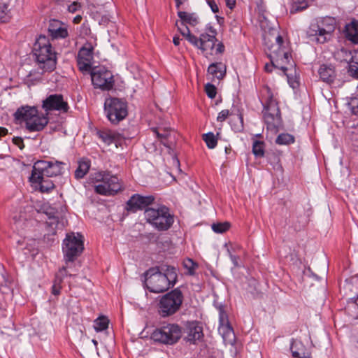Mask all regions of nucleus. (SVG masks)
Masks as SVG:
<instances>
[{"instance_id": "nucleus-16", "label": "nucleus", "mask_w": 358, "mask_h": 358, "mask_svg": "<svg viewBox=\"0 0 358 358\" xmlns=\"http://www.w3.org/2000/svg\"><path fill=\"white\" fill-rule=\"evenodd\" d=\"M43 108L46 111L57 110L61 113H66L69 110V105L64 100L62 94H55L49 95L43 101Z\"/></svg>"}, {"instance_id": "nucleus-59", "label": "nucleus", "mask_w": 358, "mask_h": 358, "mask_svg": "<svg viewBox=\"0 0 358 358\" xmlns=\"http://www.w3.org/2000/svg\"><path fill=\"white\" fill-rule=\"evenodd\" d=\"M227 6L232 10L236 5V0H225Z\"/></svg>"}, {"instance_id": "nucleus-4", "label": "nucleus", "mask_w": 358, "mask_h": 358, "mask_svg": "<svg viewBox=\"0 0 358 358\" xmlns=\"http://www.w3.org/2000/svg\"><path fill=\"white\" fill-rule=\"evenodd\" d=\"M34 55L38 68L43 72H52L56 68L57 57L48 38L41 36L34 44Z\"/></svg>"}, {"instance_id": "nucleus-18", "label": "nucleus", "mask_w": 358, "mask_h": 358, "mask_svg": "<svg viewBox=\"0 0 358 358\" xmlns=\"http://www.w3.org/2000/svg\"><path fill=\"white\" fill-rule=\"evenodd\" d=\"M213 34H201L200 37L198 38V45H195L205 55L206 57L208 55H213L214 54V50L217 38L215 37L216 32L211 31Z\"/></svg>"}, {"instance_id": "nucleus-39", "label": "nucleus", "mask_w": 358, "mask_h": 358, "mask_svg": "<svg viewBox=\"0 0 358 358\" xmlns=\"http://www.w3.org/2000/svg\"><path fill=\"white\" fill-rule=\"evenodd\" d=\"M294 136L288 133H282L278 136L275 143L278 145H289L294 142Z\"/></svg>"}, {"instance_id": "nucleus-11", "label": "nucleus", "mask_w": 358, "mask_h": 358, "mask_svg": "<svg viewBox=\"0 0 358 358\" xmlns=\"http://www.w3.org/2000/svg\"><path fill=\"white\" fill-rule=\"evenodd\" d=\"M145 285L146 288L153 293H161L166 291L171 287L166 277L160 273L157 266L152 267L145 271Z\"/></svg>"}, {"instance_id": "nucleus-2", "label": "nucleus", "mask_w": 358, "mask_h": 358, "mask_svg": "<svg viewBox=\"0 0 358 358\" xmlns=\"http://www.w3.org/2000/svg\"><path fill=\"white\" fill-rule=\"evenodd\" d=\"M261 101L263 104V115L266 128L271 132L277 133L282 126V117L278 103L271 89L265 85L261 90Z\"/></svg>"}, {"instance_id": "nucleus-50", "label": "nucleus", "mask_w": 358, "mask_h": 358, "mask_svg": "<svg viewBox=\"0 0 358 358\" xmlns=\"http://www.w3.org/2000/svg\"><path fill=\"white\" fill-rule=\"evenodd\" d=\"M349 105L350 106L352 113L355 115H358V96L352 98Z\"/></svg>"}, {"instance_id": "nucleus-30", "label": "nucleus", "mask_w": 358, "mask_h": 358, "mask_svg": "<svg viewBox=\"0 0 358 358\" xmlns=\"http://www.w3.org/2000/svg\"><path fill=\"white\" fill-rule=\"evenodd\" d=\"M91 166V162L89 159L83 158L78 162V166L75 171V178L81 179L88 173Z\"/></svg>"}, {"instance_id": "nucleus-56", "label": "nucleus", "mask_w": 358, "mask_h": 358, "mask_svg": "<svg viewBox=\"0 0 358 358\" xmlns=\"http://www.w3.org/2000/svg\"><path fill=\"white\" fill-rule=\"evenodd\" d=\"M80 7V3H78L76 1H74L71 5L69 6L68 10L69 12L73 13L76 12Z\"/></svg>"}, {"instance_id": "nucleus-55", "label": "nucleus", "mask_w": 358, "mask_h": 358, "mask_svg": "<svg viewBox=\"0 0 358 358\" xmlns=\"http://www.w3.org/2000/svg\"><path fill=\"white\" fill-rule=\"evenodd\" d=\"M207 3L210 8H211V10L214 13H218L219 12V8L215 2V0H207Z\"/></svg>"}, {"instance_id": "nucleus-63", "label": "nucleus", "mask_w": 358, "mask_h": 358, "mask_svg": "<svg viewBox=\"0 0 358 358\" xmlns=\"http://www.w3.org/2000/svg\"><path fill=\"white\" fill-rule=\"evenodd\" d=\"M173 43L175 45H178L180 44V38L178 36H174L173 38Z\"/></svg>"}, {"instance_id": "nucleus-7", "label": "nucleus", "mask_w": 358, "mask_h": 358, "mask_svg": "<svg viewBox=\"0 0 358 358\" xmlns=\"http://www.w3.org/2000/svg\"><path fill=\"white\" fill-rule=\"evenodd\" d=\"M183 300L182 292L179 288L164 294L157 305L158 314L164 318L173 315L180 309Z\"/></svg>"}, {"instance_id": "nucleus-43", "label": "nucleus", "mask_w": 358, "mask_h": 358, "mask_svg": "<svg viewBox=\"0 0 358 358\" xmlns=\"http://www.w3.org/2000/svg\"><path fill=\"white\" fill-rule=\"evenodd\" d=\"M91 62L92 61L87 62L85 59H79V58H77L78 69L83 73H89L91 74V71L93 69Z\"/></svg>"}, {"instance_id": "nucleus-20", "label": "nucleus", "mask_w": 358, "mask_h": 358, "mask_svg": "<svg viewBox=\"0 0 358 358\" xmlns=\"http://www.w3.org/2000/svg\"><path fill=\"white\" fill-rule=\"evenodd\" d=\"M38 115V110L36 107L22 106L18 108L14 114L15 118L19 121H24L27 125Z\"/></svg>"}, {"instance_id": "nucleus-48", "label": "nucleus", "mask_w": 358, "mask_h": 358, "mask_svg": "<svg viewBox=\"0 0 358 358\" xmlns=\"http://www.w3.org/2000/svg\"><path fill=\"white\" fill-rule=\"evenodd\" d=\"M219 322L220 325L229 324L228 315L222 307L219 308Z\"/></svg>"}, {"instance_id": "nucleus-34", "label": "nucleus", "mask_w": 358, "mask_h": 358, "mask_svg": "<svg viewBox=\"0 0 358 358\" xmlns=\"http://www.w3.org/2000/svg\"><path fill=\"white\" fill-rule=\"evenodd\" d=\"M335 57L338 60L345 62L350 64L351 59L353 58V53L346 48H342L336 52Z\"/></svg>"}, {"instance_id": "nucleus-49", "label": "nucleus", "mask_w": 358, "mask_h": 358, "mask_svg": "<svg viewBox=\"0 0 358 358\" xmlns=\"http://www.w3.org/2000/svg\"><path fill=\"white\" fill-rule=\"evenodd\" d=\"M236 120L238 123L232 124L233 129L236 131H239L243 129V117L242 114H239L236 117Z\"/></svg>"}, {"instance_id": "nucleus-54", "label": "nucleus", "mask_w": 358, "mask_h": 358, "mask_svg": "<svg viewBox=\"0 0 358 358\" xmlns=\"http://www.w3.org/2000/svg\"><path fill=\"white\" fill-rule=\"evenodd\" d=\"M13 143L20 150H22L24 147L23 139L21 137H14L13 138Z\"/></svg>"}, {"instance_id": "nucleus-22", "label": "nucleus", "mask_w": 358, "mask_h": 358, "mask_svg": "<svg viewBox=\"0 0 358 358\" xmlns=\"http://www.w3.org/2000/svg\"><path fill=\"white\" fill-rule=\"evenodd\" d=\"M48 122V116L38 114L33 120L27 122L26 127L29 131H40L44 129Z\"/></svg>"}, {"instance_id": "nucleus-64", "label": "nucleus", "mask_w": 358, "mask_h": 358, "mask_svg": "<svg viewBox=\"0 0 358 358\" xmlns=\"http://www.w3.org/2000/svg\"><path fill=\"white\" fill-rule=\"evenodd\" d=\"M187 0H175L177 8H179L180 5H182Z\"/></svg>"}, {"instance_id": "nucleus-25", "label": "nucleus", "mask_w": 358, "mask_h": 358, "mask_svg": "<svg viewBox=\"0 0 358 358\" xmlns=\"http://www.w3.org/2000/svg\"><path fill=\"white\" fill-rule=\"evenodd\" d=\"M318 73L322 81L331 84L336 78L334 69L331 66L322 64L320 66Z\"/></svg>"}, {"instance_id": "nucleus-41", "label": "nucleus", "mask_w": 358, "mask_h": 358, "mask_svg": "<svg viewBox=\"0 0 358 358\" xmlns=\"http://www.w3.org/2000/svg\"><path fill=\"white\" fill-rule=\"evenodd\" d=\"M230 228V223L228 222H217L212 224V229L217 234H222L228 231Z\"/></svg>"}, {"instance_id": "nucleus-17", "label": "nucleus", "mask_w": 358, "mask_h": 358, "mask_svg": "<svg viewBox=\"0 0 358 358\" xmlns=\"http://www.w3.org/2000/svg\"><path fill=\"white\" fill-rule=\"evenodd\" d=\"M184 333L185 340L192 344H196L203 337V327L197 321H188L185 323Z\"/></svg>"}, {"instance_id": "nucleus-53", "label": "nucleus", "mask_w": 358, "mask_h": 358, "mask_svg": "<svg viewBox=\"0 0 358 358\" xmlns=\"http://www.w3.org/2000/svg\"><path fill=\"white\" fill-rule=\"evenodd\" d=\"M80 33L81 34L85 36L90 35L91 34V29L90 26L86 23H83L80 28Z\"/></svg>"}, {"instance_id": "nucleus-21", "label": "nucleus", "mask_w": 358, "mask_h": 358, "mask_svg": "<svg viewBox=\"0 0 358 358\" xmlns=\"http://www.w3.org/2000/svg\"><path fill=\"white\" fill-rule=\"evenodd\" d=\"M48 30L50 36L52 38H64L68 36L66 28L64 27L59 20H51Z\"/></svg>"}, {"instance_id": "nucleus-31", "label": "nucleus", "mask_w": 358, "mask_h": 358, "mask_svg": "<svg viewBox=\"0 0 358 358\" xmlns=\"http://www.w3.org/2000/svg\"><path fill=\"white\" fill-rule=\"evenodd\" d=\"M94 46L90 43H86L79 50L77 58L87 62L93 59Z\"/></svg>"}, {"instance_id": "nucleus-42", "label": "nucleus", "mask_w": 358, "mask_h": 358, "mask_svg": "<svg viewBox=\"0 0 358 358\" xmlns=\"http://www.w3.org/2000/svg\"><path fill=\"white\" fill-rule=\"evenodd\" d=\"M308 7V3L306 1L295 0L292 4L290 12L296 13L305 10Z\"/></svg>"}, {"instance_id": "nucleus-9", "label": "nucleus", "mask_w": 358, "mask_h": 358, "mask_svg": "<svg viewBox=\"0 0 358 358\" xmlns=\"http://www.w3.org/2000/svg\"><path fill=\"white\" fill-rule=\"evenodd\" d=\"M104 112L108 120L117 124L128 115V105L125 99L109 96L105 99Z\"/></svg>"}, {"instance_id": "nucleus-29", "label": "nucleus", "mask_w": 358, "mask_h": 358, "mask_svg": "<svg viewBox=\"0 0 358 358\" xmlns=\"http://www.w3.org/2000/svg\"><path fill=\"white\" fill-rule=\"evenodd\" d=\"M176 26L180 33L193 45H198V38L190 33L189 29L182 22H176Z\"/></svg>"}, {"instance_id": "nucleus-51", "label": "nucleus", "mask_w": 358, "mask_h": 358, "mask_svg": "<svg viewBox=\"0 0 358 358\" xmlns=\"http://www.w3.org/2000/svg\"><path fill=\"white\" fill-rule=\"evenodd\" d=\"M231 115L232 114L229 113V110H227V109L222 110V111H220L217 117V122H222L225 121L229 115Z\"/></svg>"}, {"instance_id": "nucleus-47", "label": "nucleus", "mask_w": 358, "mask_h": 358, "mask_svg": "<svg viewBox=\"0 0 358 358\" xmlns=\"http://www.w3.org/2000/svg\"><path fill=\"white\" fill-rule=\"evenodd\" d=\"M205 91L209 98L213 99L215 97L217 94V89L213 84H206L205 86Z\"/></svg>"}, {"instance_id": "nucleus-12", "label": "nucleus", "mask_w": 358, "mask_h": 358, "mask_svg": "<svg viewBox=\"0 0 358 358\" xmlns=\"http://www.w3.org/2000/svg\"><path fill=\"white\" fill-rule=\"evenodd\" d=\"M182 335L181 328L176 324H168L156 329L151 334V338L166 345H173L178 341Z\"/></svg>"}, {"instance_id": "nucleus-61", "label": "nucleus", "mask_w": 358, "mask_h": 358, "mask_svg": "<svg viewBox=\"0 0 358 358\" xmlns=\"http://www.w3.org/2000/svg\"><path fill=\"white\" fill-rule=\"evenodd\" d=\"M8 134V129L3 127H0V137L4 136Z\"/></svg>"}, {"instance_id": "nucleus-28", "label": "nucleus", "mask_w": 358, "mask_h": 358, "mask_svg": "<svg viewBox=\"0 0 358 358\" xmlns=\"http://www.w3.org/2000/svg\"><path fill=\"white\" fill-rule=\"evenodd\" d=\"M292 356L296 357H311L310 352L306 348L301 341L294 340L290 347Z\"/></svg>"}, {"instance_id": "nucleus-8", "label": "nucleus", "mask_w": 358, "mask_h": 358, "mask_svg": "<svg viewBox=\"0 0 358 358\" xmlns=\"http://www.w3.org/2000/svg\"><path fill=\"white\" fill-rule=\"evenodd\" d=\"M335 28V18L325 17L315 23H312L307 31V35L313 41L324 43L331 39Z\"/></svg>"}, {"instance_id": "nucleus-45", "label": "nucleus", "mask_w": 358, "mask_h": 358, "mask_svg": "<svg viewBox=\"0 0 358 358\" xmlns=\"http://www.w3.org/2000/svg\"><path fill=\"white\" fill-rule=\"evenodd\" d=\"M183 265L184 267L187 270L189 275H193L194 273L195 269L198 266L197 264L193 262V260L191 259H185L183 262Z\"/></svg>"}, {"instance_id": "nucleus-24", "label": "nucleus", "mask_w": 358, "mask_h": 358, "mask_svg": "<svg viewBox=\"0 0 358 358\" xmlns=\"http://www.w3.org/2000/svg\"><path fill=\"white\" fill-rule=\"evenodd\" d=\"M218 331L226 345H233L235 343L236 336L230 324L220 325Z\"/></svg>"}, {"instance_id": "nucleus-3", "label": "nucleus", "mask_w": 358, "mask_h": 358, "mask_svg": "<svg viewBox=\"0 0 358 358\" xmlns=\"http://www.w3.org/2000/svg\"><path fill=\"white\" fill-rule=\"evenodd\" d=\"M90 180L94 184V192L100 195L114 196L123 189L118 177L109 171L92 173Z\"/></svg>"}, {"instance_id": "nucleus-58", "label": "nucleus", "mask_w": 358, "mask_h": 358, "mask_svg": "<svg viewBox=\"0 0 358 358\" xmlns=\"http://www.w3.org/2000/svg\"><path fill=\"white\" fill-rule=\"evenodd\" d=\"M62 289V285H57L53 283L52 287V293L54 295H59L60 294V290Z\"/></svg>"}, {"instance_id": "nucleus-15", "label": "nucleus", "mask_w": 358, "mask_h": 358, "mask_svg": "<svg viewBox=\"0 0 358 358\" xmlns=\"http://www.w3.org/2000/svg\"><path fill=\"white\" fill-rule=\"evenodd\" d=\"M155 197L152 195L142 196L138 194L132 195L127 202L126 209L128 211L136 213L150 208L149 206L154 204Z\"/></svg>"}, {"instance_id": "nucleus-37", "label": "nucleus", "mask_w": 358, "mask_h": 358, "mask_svg": "<svg viewBox=\"0 0 358 358\" xmlns=\"http://www.w3.org/2000/svg\"><path fill=\"white\" fill-rule=\"evenodd\" d=\"M109 320L106 316H100L94 322L96 331H102L108 329Z\"/></svg>"}, {"instance_id": "nucleus-1", "label": "nucleus", "mask_w": 358, "mask_h": 358, "mask_svg": "<svg viewBox=\"0 0 358 358\" xmlns=\"http://www.w3.org/2000/svg\"><path fill=\"white\" fill-rule=\"evenodd\" d=\"M275 32L266 33L263 37L264 44L270 52L268 57L271 63L266 64L264 69L268 73H271L273 68L279 69L287 75V67L285 64H289L291 55L283 47L282 37Z\"/></svg>"}, {"instance_id": "nucleus-57", "label": "nucleus", "mask_w": 358, "mask_h": 358, "mask_svg": "<svg viewBox=\"0 0 358 358\" xmlns=\"http://www.w3.org/2000/svg\"><path fill=\"white\" fill-rule=\"evenodd\" d=\"M215 54H222L224 51V45L222 43H219L216 45V48L214 50Z\"/></svg>"}, {"instance_id": "nucleus-23", "label": "nucleus", "mask_w": 358, "mask_h": 358, "mask_svg": "<svg viewBox=\"0 0 358 358\" xmlns=\"http://www.w3.org/2000/svg\"><path fill=\"white\" fill-rule=\"evenodd\" d=\"M344 35L345 38L352 43L358 44V21L353 20L345 27Z\"/></svg>"}, {"instance_id": "nucleus-13", "label": "nucleus", "mask_w": 358, "mask_h": 358, "mask_svg": "<svg viewBox=\"0 0 358 358\" xmlns=\"http://www.w3.org/2000/svg\"><path fill=\"white\" fill-rule=\"evenodd\" d=\"M91 79L95 88L108 91L113 87L114 78L112 72L103 66H94L91 71Z\"/></svg>"}, {"instance_id": "nucleus-62", "label": "nucleus", "mask_w": 358, "mask_h": 358, "mask_svg": "<svg viewBox=\"0 0 358 358\" xmlns=\"http://www.w3.org/2000/svg\"><path fill=\"white\" fill-rule=\"evenodd\" d=\"M156 134H157L158 138L162 140L164 138H166L168 136V134L166 132L165 134H159V132L156 131Z\"/></svg>"}, {"instance_id": "nucleus-40", "label": "nucleus", "mask_w": 358, "mask_h": 358, "mask_svg": "<svg viewBox=\"0 0 358 358\" xmlns=\"http://www.w3.org/2000/svg\"><path fill=\"white\" fill-rule=\"evenodd\" d=\"M203 140L206 142L207 147L210 149L215 148L217 143V139L212 132L203 134Z\"/></svg>"}, {"instance_id": "nucleus-26", "label": "nucleus", "mask_w": 358, "mask_h": 358, "mask_svg": "<svg viewBox=\"0 0 358 358\" xmlns=\"http://www.w3.org/2000/svg\"><path fill=\"white\" fill-rule=\"evenodd\" d=\"M227 67L222 62H215L209 65L208 73L217 80H222L226 76Z\"/></svg>"}, {"instance_id": "nucleus-10", "label": "nucleus", "mask_w": 358, "mask_h": 358, "mask_svg": "<svg viewBox=\"0 0 358 358\" xmlns=\"http://www.w3.org/2000/svg\"><path fill=\"white\" fill-rule=\"evenodd\" d=\"M84 250L83 236L80 234H66L63 241L62 251L66 262H73Z\"/></svg>"}, {"instance_id": "nucleus-32", "label": "nucleus", "mask_w": 358, "mask_h": 358, "mask_svg": "<svg viewBox=\"0 0 358 358\" xmlns=\"http://www.w3.org/2000/svg\"><path fill=\"white\" fill-rule=\"evenodd\" d=\"M178 16L183 24L195 26L199 23V18L195 13H189L185 11H178Z\"/></svg>"}, {"instance_id": "nucleus-33", "label": "nucleus", "mask_w": 358, "mask_h": 358, "mask_svg": "<svg viewBox=\"0 0 358 358\" xmlns=\"http://www.w3.org/2000/svg\"><path fill=\"white\" fill-rule=\"evenodd\" d=\"M47 227L51 229V233L55 234L57 229H62L64 227V221L59 220L58 216L50 215L48 221L46 222Z\"/></svg>"}, {"instance_id": "nucleus-27", "label": "nucleus", "mask_w": 358, "mask_h": 358, "mask_svg": "<svg viewBox=\"0 0 358 358\" xmlns=\"http://www.w3.org/2000/svg\"><path fill=\"white\" fill-rule=\"evenodd\" d=\"M157 267L158 268H160V273H162V275L166 277L170 285L173 287L177 281V273L176 268L166 264H163Z\"/></svg>"}, {"instance_id": "nucleus-52", "label": "nucleus", "mask_w": 358, "mask_h": 358, "mask_svg": "<svg viewBox=\"0 0 358 358\" xmlns=\"http://www.w3.org/2000/svg\"><path fill=\"white\" fill-rule=\"evenodd\" d=\"M268 161L271 164L280 165V159L278 155L273 153L268 156Z\"/></svg>"}, {"instance_id": "nucleus-46", "label": "nucleus", "mask_w": 358, "mask_h": 358, "mask_svg": "<svg viewBox=\"0 0 358 358\" xmlns=\"http://www.w3.org/2000/svg\"><path fill=\"white\" fill-rule=\"evenodd\" d=\"M67 275V271L65 266H63L60 268L58 273L55 275V279L54 280V284L57 285H61L63 278L64 276Z\"/></svg>"}, {"instance_id": "nucleus-38", "label": "nucleus", "mask_w": 358, "mask_h": 358, "mask_svg": "<svg viewBox=\"0 0 358 358\" xmlns=\"http://www.w3.org/2000/svg\"><path fill=\"white\" fill-rule=\"evenodd\" d=\"M265 143L264 141L256 140L253 142L252 153L256 157L264 156Z\"/></svg>"}, {"instance_id": "nucleus-14", "label": "nucleus", "mask_w": 358, "mask_h": 358, "mask_svg": "<svg viewBox=\"0 0 358 358\" xmlns=\"http://www.w3.org/2000/svg\"><path fill=\"white\" fill-rule=\"evenodd\" d=\"M64 164L58 161H37L32 169L35 175H41L46 178H51L62 174Z\"/></svg>"}, {"instance_id": "nucleus-35", "label": "nucleus", "mask_w": 358, "mask_h": 358, "mask_svg": "<svg viewBox=\"0 0 358 358\" xmlns=\"http://www.w3.org/2000/svg\"><path fill=\"white\" fill-rule=\"evenodd\" d=\"M348 72L353 78L358 79V50L353 52V58L349 64Z\"/></svg>"}, {"instance_id": "nucleus-44", "label": "nucleus", "mask_w": 358, "mask_h": 358, "mask_svg": "<svg viewBox=\"0 0 358 358\" xmlns=\"http://www.w3.org/2000/svg\"><path fill=\"white\" fill-rule=\"evenodd\" d=\"M10 18L7 4L0 3V23L7 22Z\"/></svg>"}, {"instance_id": "nucleus-60", "label": "nucleus", "mask_w": 358, "mask_h": 358, "mask_svg": "<svg viewBox=\"0 0 358 358\" xmlns=\"http://www.w3.org/2000/svg\"><path fill=\"white\" fill-rule=\"evenodd\" d=\"M82 20V16L80 15H76L74 18H73V23L75 24H79Z\"/></svg>"}, {"instance_id": "nucleus-36", "label": "nucleus", "mask_w": 358, "mask_h": 358, "mask_svg": "<svg viewBox=\"0 0 358 358\" xmlns=\"http://www.w3.org/2000/svg\"><path fill=\"white\" fill-rule=\"evenodd\" d=\"M96 135L103 143L107 145L112 144L115 140V134H113L110 131H98L96 132Z\"/></svg>"}, {"instance_id": "nucleus-6", "label": "nucleus", "mask_w": 358, "mask_h": 358, "mask_svg": "<svg viewBox=\"0 0 358 358\" xmlns=\"http://www.w3.org/2000/svg\"><path fill=\"white\" fill-rule=\"evenodd\" d=\"M144 214L147 222L159 231L169 229L174 222V216L170 209L162 204L146 208Z\"/></svg>"}, {"instance_id": "nucleus-19", "label": "nucleus", "mask_w": 358, "mask_h": 358, "mask_svg": "<svg viewBox=\"0 0 358 358\" xmlns=\"http://www.w3.org/2000/svg\"><path fill=\"white\" fill-rule=\"evenodd\" d=\"M29 180L36 188L38 187L39 191L42 193H48L55 187L52 180L38 174L35 175V173H31Z\"/></svg>"}, {"instance_id": "nucleus-5", "label": "nucleus", "mask_w": 358, "mask_h": 358, "mask_svg": "<svg viewBox=\"0 0 358 358\" xmlns=\"http://www.w3.org/2000/svg\"><path fill=\"white\" fill-rule=\"evenodd\" d=\"M144 214L147 222L159 231L169 229L174 222V216L170 209L162 204L146 208Z\"/></svg>"}]
</instances>
